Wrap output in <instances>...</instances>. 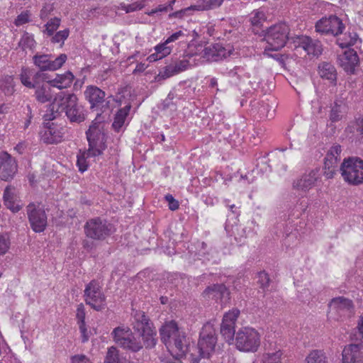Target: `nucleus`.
Here are the masks:
<instances>
[{
	"instance_id": "nucleus-54",
	"label": "nucleus",
	"mask_w": 363,
	"mask_h": 363,
	"mask_svg": "<svg viewBox=\"0 0 363 363\" xmlns=\"http://www.w3.org/2000/svg\"><path fill=\"white\" fill-rule=\"evenodd\" d=\"M175 69H177L178 73L186 70L190 65V62L187 60H182L174 64Z\"/></svg>"
},
{
	"instance_id": "nucleus-52",
	"label": "nucleus",
	"mask_w": 363,
	"mask_h": 363,
	"mask_svg": "<svg viewBox=\"0 0 363 363\" xmlns=\"http://www.w3.org/2000/svg\"><path fill=\"white\" fill-rule=\"evenodd\" d=\"M178 74L177 69H175L174 64L169 65L164 67L161 74L164 77H170L174 74Z\"/></svg>"
},
{
	"instance_id": "nucleus-63",
	"label": "nucleus",
	"mask_w": 363,
	"mask_h": 363,
	"mask_svg": "<svg viewBox=\"0 0 363 363\" xmlns=\"http://www.w3.org/2000/svg\"><path fill=\"white\" fill-rule=\"evenodd\" d=\"M145 69H146L145 65L140 63V64L137 65L135 71L143 72Z\"/></svg>"
},
{
	"instance_id": "nucleus-40",
	"label": "nucleus",
	"mask_w": 363,
	"mask_h": 363,
	"mask_svg": "<svg viewBox=\"0 0 363 363\" xmlns=\"http://www.w3.org/2000/svg\"><path fill=\"white\" fill-rule=\"evenodd\" d=\"M33 75V72L28 69L23 68L21 73V83L28 88H34V84L30 81V77Z\"/></svg>"
},
{
	"instance_id": "nucleus-44",
	"label": "nucleus",
	"mask_w": 363,
	"mask_h": 363,
	"mask_svg": "<svg viewBox=\"0 0 363 363\" xmlns=\"http://www.w3.org/2000/svg\"><path fill=\"white\" fill-rule=\"evenodd\" d=\"M175 0H172L167 5H159L155 9L150 10L147 12L148 16H154L158 13H167V11L172 10V4L174 3Z\"/></svg>"
},
{
	"instance_id": "nucleus-12",
	"label": "nucleus",
	"mask_w": 363,
	"mask_h": 363,
	"mask_svg": "<svg viewBox=\"0 0 363 363\" xmlns=\"http://www.w3.org/2000/svg\"><path fill=\"white\" fill-rule=\"evenodd\" d=\"M111 230V225L99 218L89 220L84 227L86 235L95 240L104 239L110 235Z\"/></svg>"
},
{
	"instance_id": "nucleus-17",
	"label": "nucleus",
	"mask_w": 363,
	"mask_h": 363,
	"mask_svg": "<svg viewBox=\"0 0 363 363\" xmlns=\"http://www.w3.org/2000/svg\"><path fill=\"white\" fill-rule=\"evenodd\" d=\"M295 49L301 48L307 55L318 57L322 53V45L320 41L313 40L306 35H297L292 38Z\"/></svg>"
},
{
	"instance_id": "nucleus-14",
	"label": "nucleus",
	"mask_w": 363,
	"mask_h": 363,
	"mask_svg": "<svg viewBox=\"0 0 363 363\" xmlns=\"http://www.w3.org/2000/svg\"><path fill=\"white\" fill-rule=\"evenodd\" d=\"M239 315L240 311L237 308H233L223 315L220 325V333L229 344H231L233 341L235 332V323Z\"/></svg>"
},
{
	"instance_id": "nucleus-43",
	"label": "nucleus",
	"mask_w": 363,
	"mask_h": 363,
	"mask_svg": "<svg viewBox=\"0 0 363 363\" xmlns=\"http://www.w3.org/2000/svg\"><path fill=\"white\" fill-rule=\"evenodd\" d=\"M342 152V148L340 145H334L330 149L328 150L325 157L329 158L330 160H335L337 162L340 160V153Z\"/></svg>"
},
{
	"instance_id": "nucleus-45",
	"label": "nucleus",
	"mask_w": 363,
	"mask_h": 363,
	"mask_svg": "<svg viewBox=\"0 0 363 363\" xmlns=\"http://www.w3.org/2000/svg\"><path fill=\"white\" fill-rule=\"evenodd\" d=\"M126 116L127 115H116L114 121L112 124V126L116 131H120L123 125H125Z\"/></svg>"
},
{
	"instance_id": "nucleus-29",
	"label": "nucleus",
	"mask_w": 363,
	"mask_h": 363,
	"mask_svg": "<svg viewBox=\"0 0 363 363\" xmlns=\"http://www.w3.org/2000/svg\"><path fill=\"white\" fill-rule=\"evenodd\" d=\"M154 50L155 52L150 55L147 58L150 62H156L168 56L172 52V47L168 45L164 41L155 46Z\"/></svg>"
},
{
	"instance_id": "nucleus-7",
	"label": "nucleus",
	"mask_w": 363,
	"mask_h": 363,
	"mask_svg": "<svg viewBox=\"0 0 363 363\" xmlns=\"http://www.w3.org/2000/svg\"><path fill=\"white\" fill-rule=\"evenodd\" d=\"M235 345L240 351L255 352L260 345V335L252 328H241L236 334Z\"/></svg>"
},
{
	"instance_id": "nucleus-38",
	"label": "nucleus",
	"mask_w": 363,
	"mask_h": 363,
	"mask_svg": "<svg viewBox=\"0 0 363 363\" xmlns=\"http://www.w3.org/2000/svg\"><path fill=\"white\" fill-rule=\"evenodd\" d=\"M19 45L23 49H33L35 48V41L33 35L28 33H24L19 42Z\"/></svg>"
},
{
	"instance_id": "nucleus-26",
	"label": "nucleus",
	"mask_w": 363,
	"mask_h": 363,
	"mask_svg": "<svg viewBox=\"0 0 363 363\" xmlns=\"http://www.w3.org/2000/svg\"><path fill=\"white\" fill-rule=\"evenodd\" d=\"M17 196L15 193L14 188L11 186H7L4 192V201L5 206L13 212L19 211L22 205L16 203Z\"/></svg>"
},
{
	"instance_id": "nucleus-53",
	"label": "nucleus",
	"mask_w": 363,
	"mask_h": 363,
	"mask_svg": "<svg viewBox=\"0 0 363 363\" xmlns=\"http://www.w3.org/2000/svg\"><path fill=\"white\" fill-rule=\"evenodd\" d=\"M53 4H45L43 9L40 11V16L42 19H45L50 14V13L53 11Z\"/></svg>"
},
{
	"instance_id": "nucleus-8",
	"label": "nucleus",
	"mask_w": 363,
	"mask_h": 363,
	"mask_svg": "<svg viewBox=\"0 0 363 363\" xmlns=\"http://www.w3.org/2000/svg\"><path fill=\"white\" fill-rule=\"evenodd\" d=\"M111 335L116 343L123 349L135 352L143 348L140 341L135 338L128 327H117Z\"/></svg>"
},
{
	"instance_id": "nucleus-62",
	"label": "nucleus",
	"mask_w": 363,
	"mask_h": 363,
	"mask_svg": "<svg viewBox=\"0 0 363 363\" xmlns=\"http://www.w3.org/2000/svg\"><path fill=\"white\" fill-rule=\"evenodd\" d=\"M26 148V145L24 142H20L18 143L15 147L14 150L16 151L18 154H23Z\"/></svg>"
},
{
	"instance_id": "nucleus-5",
	"label": "nucleus",
	"mask_w": 363,
	"mask_h": 363,
	"mask_svg": "<svg viewBox=\"0 0 363 363\" xmlns=\"http://www.w3.org/2000/svg\"><path fill=\"white\" fill-rule=\"evenodd\" d=\"M340 171L343 180L348 184L358 186L363 184V160L357 157L345 159Z\"/></svg>"
},
{
	"instance_id": "nucleus-61",
	"label": "nucleus",
	"mask_w": 363,
	"mask_h": 363,
	"mask_svg": "<svg viewBox=\"0 0 363 363\" xmlns=\"http://www.w3.org/2000/svg\"><path fill=\"white\" fill-rule=\"evenodd\" d=\"M226 207L228 208V209L233 213H235L236 215H238L239 214V212L238 211V207L235 205V204H230V202H229V200L228 199H225L223 201Z\"/></svg>"
},
{
	"instance_id": "nucleus-42",
	"label": "nucleus",
	"mask_w": 363,
	"mask_h": 363,
	"mask_svg": "<svg viewBox=\"0 0 363 363\" xmlns=\"http://www.w3.org/2000/svg\"><path fill=\"white\" fill-rule=\"evenodd\" d=\"M60 24V19L58 18H54L50 19L45 24V29L44 33H47L48 35H51L54 33V32L58 28Z\"/></svg>"
},
{
	"instance_id": "nucleus-13",
	"label": "nucleus",
	"mask_w": 363,
	"mask_h": 363,
	"mask_svg": "<svg viewBox=\"0 0 363 363\" xmlns=\"http://www.w3.org/2000/svg\"><path fill=\"white\" fill-rule=\"evenodd\" d=\"M67 59L65 54H61L55 59H52L51 55H35L33 62L42 71H55L62 67Z\"/></svg>"
},
{
	"instance_id": "nucleus-47",
	"label": "nucleus",
	"mask_w": 363,
	"mask_h": 363,
	"mask_svg": "<svg viewBox=\"0 0 363 363\" xmlns=\"http://www.w3.org/2000/svg\"><path fill=\"white\" fill-rule=\"evenodd\" d=\"M30 13L28 11H23L15 19L14 23L16 26H22L29 21Z\"/></svg>"
},
{
	"instance_id": "nucleus-51",
	"label": "nucleus",
	"mask_w": 363,
	"mask_h": 363,
	"mask_svg": "<svg viewBox=\"0 0 363 363\" xmlns=\"http://www.w3.org/2000/svg\"><path fill=\"white\" fill-rule=\"evenodd\" d=\"M258 282L261 287L264 289L267 287L269 282V278L268 274L265 272H260L257 274Z\"/></svg>"
},
{
	"instance_id": "nucleus-35",
	"label": "nucleus",
	"mask_w": 363,
	"mask_h": 363,
	"mask_svg": "<svg viewBox=\"0 0 363 363\" xmlns=\"http://www.w3.org/2000/svg\"><path fill=\"white\" fill-rule=\"evenodd\" d=\"M337 161L335 160H330L329 158L325 157L324 161V176L327 179H332L334 177L337 172Z\"/></svg>"
},
{
	"instance_id": "nucleus-4",
	"label": "nucleus",
	"mask_w": 363,
	"mask_h": 363,
	"mask_svg": "<svg viewBox=\"0 0 363 363\" xmlns=\"http://www.w3.org/2000/svg\"><path fill=\"white\" fill-rule=\"evenodd\" d=\"M133 319V328L142 337L145 347H155L157 343V332L152 323L143 311H136Z\"/></svg>"
},
{
	"instance_id": "nucleus-64",
	"label": "nucleus",
	"mask_w": 363,
	"mask_h": 363,
	"mask_svg": "<svg viewBox=\"0 0 363 363\" xmlns=\"http://www.w3.org/2000/svg\"><path fill=\"white\" fill-rule=\"evenodd\" d=\"M359 131L361 134L363 135V118L361 119L359 124Z\"/></svg>"
},
{
	"instance_id": "nucleus-33",
	"label": "nucleus",
	"mask_w": 363,
	"mask_h": 363,
	"mask_svg": "<svg viewBox=\"0 0 363 363\" xmlns=\"http://www.w3.org/2000/svg\"><path fill=\"white\" fill-rule=\"evenodd\" d=\"M306 363H328V358L323 351L314 350L306 357Z\"/></svg>"
},
{
	"instance_id": "nucleus-3",
	"label": "nucleus",
	"mask_w": 363,
	"mask_h": 363,
	"mask_svg": "<svg viewBox=\"0 0 363 363\" xmlns=\"http://www.w3.org/2000/svg\"><path fill=\"white\" fill-rule=\"evenodd\" d=\"M217 345V336L213 325L207 323L203 325L200 337L198 341V350L199 355L194 357V354H191V360L192 363H199L201 357L208 358L215 352Z\"/></svg>"
},
{
	"instance_id": "nucleus-37",
	"label": "nucleus",
	"mask_w": 363,
	"mask_h": 363,
	"mask_svg": "<svg viewBox=\"0 0 363 363\" xmlns=\"http://www.w3.org/2000/svg\"><path fill=\"white\" fill-rule=\"evenodd\" d=\"M266 20V16L262 10H255L251 13L250 22L254 26H260Z\"/></svg>"
},
{
	"instance_id": "nucleus-11",
	"label": "nucleus",
	"mask_w": 363,
	"mask_h": 363,
	"mask_svg": "<svg viewBox=\"0 0 363 363\" xmlns=\"http://www.w3.org/2000/svg\"><path fill=\"white\" fill-rule=\"evenodd\" d=\"M86 304L96 311H101L106 306V298L101 291L99 283L94 280L86 285L84 290Z\"/></svg>"
},
{
	"instance_id": "nucleus-39",
	"label": "nucleus",
	"mask_w": 363,
	"mask_h": 363,
	"mask_svg": "<svg viewBox=\"0 0 363 363\" xmlns=\"http://www.w3.org/2000/svg\"><path fill=\"white\" fill-rule=\"evenodd\" d=\"M282 355L281 350H277L273 352H267L263 354V363H280V359Z\"/></svg>"
},
{
	"instance_id": "nucleus-2",
	"label": "nucleus",
	"mask_w": 363,
	"mask_h": 363,
	"mask_svg": "<svg viewBox=\"0 0 363 363\" xmlns=\"http://www.w3.org/2000/svg\"><path fill=\"white\" fill-rule=\"evenodd\" d=\"M162 342L166 346L171 357H160L163 363H182L179 359L186 355L189 350V341L185 333L174 321H167L160 329Z\"/></svg>"
},
{
	"instance_id": "nucleus-22",
	"label": "nucleus",
	"mask_w": 363,
	"mask_h": 363,
	"mask_svg": "<svg viewBox=\"0 0 363 363\" xmlns=\"http://www.w3.org/2000/svg\"><path fill=\"white\" fill-rule=\"evenodd\" d=\"M339 62L340 66L345 72L353 73L356 66L359 63V57L356 51L352 49H349L339 56Z\"/></svg>"
},
{
	"instance_id": "nucleus-50",
	"label": "nucleus",
	"mask_w": 363,
	"mask_h": 363,
	"mask_svg": "<svg viewBox=\"0 0 363 363\" xmlns=\"http://www.w3.org/2000/svg\"><path fill=\"white\" fill-rule=\"evenodd\" d=\"M145 6L144 1L134 2L125 6L124 9L126 13L133 12L142 9Z\"/></svg>"
},
{
	"instance_id": "nucleus-15",
	"label": "nucleus",
	"mask_w": 363,
	"mask_h": 363,
	"mask_svg": "<svg viewBox=\"0 0 363 363\" xmlns=\"http://www.w3.org/2000/svg\"><path fill=\"white\" fill-rule=\"evenodd\" d=\"M343 29L342 21L335 16L322 18L315 24V30L321 33L337 35L342 33Z\"/></svg>"
},
{
	"instance_id": "nucleus-6",
	"label": "nucleus",
	"mask_w": 363,
	"mask_h": 363,
	"mask_svg": "<svg viewBox=\"0 0 363 363\" xmlns=\"http://www.w3.org/2000/svg\"><path fill=\"white\" fill-rule=\"evenodd\" d=\"M289 28L285 23H279L269 27L264 33L267 43L265 51H277L281 49L289 39Z\"/></svg>"
},
{
	"instance_id": "nucleus-36",
	"label": "nucleus",
	"mask_w": 363,
	"mask_h": 363,
	"mask_svg": "<svg viewBox=\"0 0 363 363\" xmlns=\"http://www.w3.org/2000/svg\"><path fill=\"white\" fill-rule=\"evenodd\" d=\"M117 104L119 108L116 113H128L130 111L131 105L128 100L121 95H117L116 99H112Z\"/></svg>"
},
{
	"instance_id": "nucleus-23",
	"label": "nucleus",
	"mask_w": 363,
	"mask_h": 363,
	"mask_svg": "<svg viewBox=\"0 0 363 363\" xmlns=\"http://www.w3.org/2000/svg\"><path fill=\"white\" fill-rule=\"evenodd\" d=\"M74 78V77L71 72H67L63 74H57L55 78L52 79L48 77H45V79L50 86L62 89L70 86Z\"/></svg>"
},
{
	"instance_id": "nucleus-1",
	"label": "nucleus",
	"mask_w": 363,
	"mask_h": 363,
	"mask_svg": "<svg viewBox=\"0 0 363 363\" xmlns=\"http://www.w3.org/2000/svg\"><path fill=\"white\" fill-rule=\"evenodd\" d=\"M106 123L101 115H97L86 131L89 147L86 150H80L77 157V165L82 173L86 172L90 164L89 160L103 154L106 148V136L105 133Z\"/></svg>"
},
{
	"instance_id": "nucleus-30",
	"label": "nucleus",
	"mask_w": 363,
	"mask_h": 363,
	"mask_svg": "<svg viewBox=\"0 0 363 363\" xmlns=\"http://www.w3.org/2000/svg\"><path fill=\"white\" fill-rule=\"evenodd\" d=\"M223 0H199L195 4L186 8L185 11H206L219 7Z\"/></svg>"
},
{
	"instance_id": "nucleus-49",
	"label": "nucleus",
	"mask_w": 363,
	"mask_h": 363,
	"mask_svg": "<svg viewBox=\"0 0 363 363\" xmlns=\"http://www.w3.org/2000/svg\"><path fill=\"white\" fill-rule=\"evenodd\" d=\"M145 6L144 1L134 2L125 6L124 9L126 13L133 12L142 9Z\"/></svg>"
},
{
	"instance_id": "nucleus-16",
	"label": "nucleus",
	"mask_w": 363,
	"mask_h": 363,
	"mask_svg": "<svg viewBox=\"0 0 363 363\" xmlns=\"http://www.w3.org/2000/svg\"><path fill=\"white\" fill-rule=\"evenodd\" d=\"M234 48L230 45L223 46L213 44L206 47L202 52V57L207 61H219L233 54Z\"/></svg>"
},
{
	"instance_id": "nucleus-56",
	"label": "nucleus",
	"mask_w": 363,
	"mask_h": 363,
	"mask_svg": "<svg viewBox=\"0 0 363 363\" xmlns=\"http://www.w3.org/2000/svg\"><path fill=\"white\" fill-rule=\"evenodd\" d=\"M71 363H91L84 354H76L71 357Z\"/></svg>"
},
{
	"instance_id": "nucleus-55",
	"label": "nucleus",
	"mask_w": 363,
	"mask_h": 363,
	"mask_svg": "<svg viewBox=\"0 0 363 363\" xmlns=\"http://www.w3.org/2000/svg\"><path fill=\"white\" fill-rule=\"evenodd\" d=\"M77 318L78 324L85 323V309L83 304H79L77 308Z\"/></svg>"
},
{
	"instance_id": "nucleus-41",
	"label": "nucleus",
	"mask_w": 363,
	"mask_h": 363,
	"mask_svg": "<svg viewBox=\"0 0 363 363\" xmlns=\"http://www.w3.org/2000/svg\"><path fill=\"white\" fill-rule=\"evenodd\" d=\"M11 247V240L7 234H0V255L6 254Z\"/></svg>"
},
{
	"instance_id": "nucleus-58",
	"label": "nucleus",
	"mask_w": 363,
	"mask_h": 363,
	"mask_svg": "<svg viewBox=\"0 0 363 363\" xmlns=\"http://www.w3.org/2000/svg\"><path fill=\"white\" fill-rule=\"evenodd\" d=\"M356 328L361 339L363 340V313L359 316L357 319Z\"/></svg>"
},
{
	"instance_id": "nucleus-20",
	"label": "nucleus",
	"mask_w": 363,
	"mask_h": 363,
	"mask_svg": "<svg viewBox=\"0 0 363 363\" xmlns=\"http://www.w3.org/2000/svg\"><path fill=\"white\" fill-rule=\"evenodd\" d=\"M320 179L319 171L313 169L304 174L300 179L294 182V187L298 190L306 192L315 186Z\"/></svg>"
},
{
	"instance_id": "nucleus-28",
	"label": "nucleus",
	"mask_w": 363,
	"mask_h": 363,
	"mask_svg": "<svg viewBox=\"0 0 363 363\" xmlns=\"http://www.w3.org/2000/svg\"><path fill=\"white\" fill-rule=\"evenodd\" d=\"M329 306L337 311L352 312L354 310V304L352 300L343 296H338L333 298Z\"/></svg>"
},
{
	"instance_id": "nucleus-10",
	"label": "nucleus",
	"mask_w": 363,
	"mask_h": 363,
	"mask_svg": "<svg viewBox=\"0 0 363 363\" xmlns=\"http://www.w3.org/2000/svg\"><path fill=\"white\" fill-rule=\"evenodd\" d=\"M26 210L32 230L35 233L43 232L47 226V216L43 206L33 202L27 206Z\"/></svg>"
},
{
	"instance_id": "nucleus-46",
	"label": "nucleus",
	"mask_w": 363,
	"mask_h": 363,
	"mask_svg": "<svg viewBox=\"0 0 363 363\" xmlns=\"http://www.w3.org/2000/svg\"><path fill=\"white\" fill-rule=\"evenodd\" d=\"M69 34V29L60 30L53 36L52 42L63 44L64 41L68 38Z\"/></svg>"
},
{
	"instance_id": "nucleus-60",
	"label": "nucleus",
	"mask_w": 363,
	"mask_h": 363,
	"mask_svg": "<svg viewBox=\"0 0 363 363\" xmlns=\"http://www.w3.org/2000/svg\"><path fill=\"white\" fill-rule=\"evenodd\" d=\"M68 119L72 123H80L84 121V115H67Z\"/></svg>"
},
{
	"instance_id": "nucleus-9",
	"label": "nucleus",
	"mask_w": 363,
	"mask_h": 363,
	"mask_svg": "<svg viewBox=\"0 0 363 363\" xmlns=\"http://www.w3.org/2000/svg\"><path fill=\"white\" fill-rule=\"evenodd\" d=\"M55 119L54 115H44L45 123L43 130L40 133V138L45 143H57L62 140L63 127L53 122Z\"/></svg>"
},
{
	"instance_id": "nucleus-31",
	"label": "nucleus",
	"mask_w": 363,
	"mask_h": 363,
	"mask_svg": "<svg viewBox=\"0 0 363 363\" xmlns=\"http://www.w3.org/2000/svg\"><path fill=\"white\" fill-rule=\"evenodd\" d=\"M104 363H130V361L123 356L116 347L108 348Z\"/></svg>"
},
{
	"instance_id": "nucleus-19",
	"label": "nucleus",
	"mask_w": 363,
	"mask_h": 363,
	"mask_svg": "<svg viewBox=\"0 0 363 363\" xmlns=\"http://www.w3.org/2000/svg\"><path fill=\"white\" fill-rule=\"evenodd\" d=\"M342 363H363V346L361 344L346 345L342 352Z\"/></svg>"
},
{
	"instance_id": "nucleus-57",
	"label": "nucleus",
	"mask_w": 363,
	"mask_h": 363,
	"mask_svg": "<svg viewBox=\"0 0 363 363\" xmlns=\"http://www.w3.org/2000/svg\"><path fill=\"white\" fill-rule=\"evenodd\" d=\"M186 35L182 30L177 31L174 33H172L169 37H168L165 42L168 45L171 43L175 42L176 40H179L182 37H184Z\"/></svg>"
},
{
	"instance_id": "nucleus-32",
	"label": "nucleus",
	"mask_w": 363,
	"mask_h": 363,
	"mask_svg": "<svg viewBox=\"0 0 363 363\" xmlns=\"http://www.w3.org/2000/svg\"><path fill=\"white\" fill-rule=\"evenodd\" d=\"M359 40L358 35L355 33H345L337 40V43L342 48L352 46Z\"/></svg>"
},
{
	"instance_id": "nucleus-59",
	"label": "nucleus",
	"mask_w": 363,
	"mask_h": 363,
	"mask_svg": "<svg viewBox=\"0 0 363 363\" xmlns=\"http://www.w3.org/2000/svg\"><path fill=\"white\" fill-rule=\"evenodd\" d=\"M79 328L80 333L82 334V342H85L89 339V335L87 333V329L86 328L85 323H79Z\"/></svg>"
},
{
	"instance_id": "nucleus-27",
	"label": "nucleus",
	"mask_w": 363,
	"mask_h": 363,
	"mask_svg": "<svg viewBox=\"0 0 363 363\" xmlns=\"http://www.w3.org/2000/svg\"><path fill=\"white\" fill-rule=\"evenodd\" d=\"M206 297L216 300L228 297L229 291L223 284H213L208 286L203 292Z\"/></svg>"
},
{
	"instance_id": "nucleus-25",
	"label": "nucleus",
	"mask_w": 363,
	"mask_h": 363,
	"mask_svg": "<svg viewBox=\"0 0 363 363\" xmlns=\"http://www.w3.org/2000/svg\"><path fill=\"white\" fill-rule=\"evenodd\" d=\"M86 99L91 104V106H96L103 102L105 97V92L95 86H88L84 91Z\"/></svg>"
},
{
	"instance_id": "nucleus-48",
	"label": "nucleus",
	"mask_w": 363,
	"mask_h": 363,
	"mask_svg": "<svg viewBox=\"0 0 363 363\" xmlns=\"http://www.w3.org/2000/svg\"><path fill=\"white\" fill-rule=\"evenodd\" d=\"M164 199L168 203V207L171 211H176L179 208V202L173 197L172 194L165 195Z\"/></svg>"
},
{
	"instance_id": "nucleus-18",
	"label": "nucleus",
	"mask_w": 363,
	"mask_h": 363,
	"mask_svg": "<svg viewBox=\"0 0 363 363\" xmlns=\"http://www.w3.org/2000/svg\"><path fill=\"white\" fill-rule=\"evenodd\" d=\"M18 169L16 160L7 152H0V179L4 181L12 179Z\"/></svg>"
},
{
	"instance_id": "nucleus-24",
	"label": "nucleus",
	"mask_w": 363,
	"mask_h": 363,
	"mask_svg": "<svg viewBox=\"0 0 363 363\" xmlns=\"http://www.w3.org/2000/svg\"><path fill=\"white\" fill-rule=\"evenodd\" d=\"M318 72L319 76L329 84H336L337 72L335 67L328 62H322L318 65Z\"/></svg>"
},
{
	"instance_id": "nucleus-34",
	"label": "nucleus",
	"mask_w": 363,
	"mask_h": 363,
	"mask_svg": "<svg viewBox=\"0 0 363 363\" xmlns=\"http://www.w3.org/2000/svg\"><path fill=\"white\" fill-rule=\"evenodd\" d=\"M35 96L37 100L41 103L50 101L52 98L50 87L46 84L38 87L35 91Z\"/></svg>"
},
{
	"instance_id": "nucleus-21",
	"label": "nucleus",
	"mask_w": 363,
	"mask_h": 363,
	"mask_svg": "<svg viewBox=\"0 0 363 363\" xmlns=\"http://www.w3.org/2000/svg\"><path fill=\"white\" fill-rule=\"evenodd\" d=\"M57 106V113H74L79 112L77 97L74 94H68L53 104V108Z\"/></svg>"
}]
</instances>
